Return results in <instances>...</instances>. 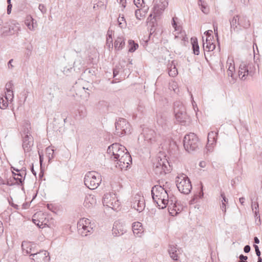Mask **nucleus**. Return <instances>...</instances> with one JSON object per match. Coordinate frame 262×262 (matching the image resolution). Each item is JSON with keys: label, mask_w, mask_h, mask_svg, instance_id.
I'll return each instance as SVG.
<instances>
[{"label": "nucleus", "mask_w": 262, "mask_h": 262, "mask_svg": "<svg viewBox=\"0 0 262 262\" xmlns=\"http://www.w3.org/2000/svg\"><path fill=\"white\" fill-rule=\"evenodd\" d=\"M170 183L165 182V185H155L151 189V195L153 200L161 209L166 208L169 202L172 194L169 190Z\"/></svg>", "instance_id": "f257e3e1"}, {"label": "nucleus", "mask_w": 262, "mask_h": 262, "mask_svg": "<svg viewBox=\"0 0 262 262\" xmlns=\"http://www.w3.org/2000/svg\"><path fill=\"white\" fill-rule=\"evenodd\" d=\"M102 181L100 174L96 171H89L84 178L85 185L90 189L97 188Z\"/></svg>", "instance_id": "f03ea898"}, {"label": "nucleus", "mask_w": 262, "mask_h": 262, "mask_svg": "<svg viewBox=\"0 0 262 262\" xmlns=\"http://www.w3.org/2000/svg\"><path fill=\"white\" fill-rule=\"evenodd\" d=\"M184 147L186 150L190 152L199 148V141L198 137L194 133L186 135L183 140Z\"/></svg>", "instance_id": "7ed1b4c3"}, {"label": "nucleus", "mask_w": 262, "mask_h": 262, "mask_svg": "<svg viewBox=\"0 0 262 262\" xmlns=\"http://www.w3.org/2000/svg\"><path fill=\"white\" fill-rule=\"evenodd\" d=\"M176 185L179 191L185 194L190 192L192 185L188 177L184 174L178 176L176 178Z\"/></svg>", "instance_id": "20e7f679"}, {"label": "nucleus", "mask_w": 262, "mask_h": 262, "mask_svg": "<svg viewBox=\"0 0 262 262\" xmlns=\"http://www.w3.org/2000/svg\"><path fill=\"white\" fill-rule=\"evenodd\" d=\"M154 171L156 175L160 176L166 174L170 170V165L167 160L158 158L153 165Z\"/></svg>", "instance_id": "39448f33"}, {"label": "nucleus", "mask_w": 262, "mask_h": 262, "mask_svg": "<svg viewBox=\"0 0 262 262\" xmlns=\"http://www.w3.org/2000/svg\"><path fill=\"white\" fill-rule=\"evenodd\" d=\"M127 151L126 148L119 143H114L108 146L107 153L110 158L115 161H118L119 158Z\"/></svg>", "instance_id": "423d86ee"}, {"label": "nucleus", "mask_w": 262, "mask_h": 262, "mask_svg": "<svg viewBox=\"0 0 262 262\" xmlns=\"http://www.w3.org/2000/svg\"><path fill=\"white\" fill-rule=\"evenodd\" d=\"M79 233L83 236H86L93 232V224L90 220L85 218L81 219L77 223Z\"/></svg>", "instance_id": "0eeeda50"}, {"label": "nucleus", "mask_w": 262, "mask_h": 262, "mask_svg": "<svg viewBox=\"0 0 262 262\" xmlns=\"http://www.w3.org/2000/svg\"><path fill=\"white\" fill-rule=\"evenodd\" d=\"M130 133V125L126 120L119 118L115 123V134L118 136H122Z\"/></svg>", "instance_id": "6e6552de"}, {"label": "nucleus", "mask_w": 262, "mask_h": 262, "mask_svg": "<svg viewBox=\"0 0 262 262\" xmlns=\"http://www.w3.org/2000/svg\"><path fill=\"white\" fill-rule=\"evenodd\" d=\"M154 3L152 12L149 15L148 19L151 18L153 14L154 18L160 16L168 5L167 0H155Z\"/></svg>", "instance_id": "1a4fd4ad"}, {"label": "nucleus", "mask_w": 262, "mask_h": 262, "mask_svg": "<svg viewBox=\"0 0 262 262\" xmlns=\"http://www.w3.org/2000/svg\"><path fill=\"white\" fill-rule=\"evenodd\" d=\"M174 113L178 121L184 122L187 118L186 109L184 105L180 101H176L174 103Z\"/></svg>", "instance_id": "9d476101"}, {"label": "nucleus", "mask_w": 262, "mask_h": 262, "mask_svg": "<svg viewBox=\"0 0 262 262\" xmlns=\"http://www.w3.org/2000/svg\"><path fill=\"white\" fill-rule=\"evenodd\" d=\"M103 204L114 210H117L120 206V203L116 198L115 194L106 193L103 198Z\"/></svg>", "instance_id": "9b49d317"}, {"label": "nucleus", "mask_w": 262, "mask_h": 262, "mask_svg": "<svg viewBox=\"0 0 262 262\" xmlns=\"http://www.w3.org/2000/svg\"><path fill=\"white\" fill-rule=\"evenodd\" d=\"M168 211L171 215H176L182 210V207L178 204L176 198L173 195L170 198L169 202L167 204Z\"/></svg>", "instance_id": "f8f14e48"}, {"label": "nucleus", "mask_w": 262, "mask_h": 262, "mask_svg": "<svg viewBox=\"0 0 262 262\" xmlns=\"http://www.w3.org/2000/svg\"><path fill=\"white\" fill-rule=\"evenodd\" d=\"M144 199L142 196L137 194L132 202L131 207L136 210L138 212H142L145 208Z\"/></svg>", "instance_id": "ddd939ff"}, {"label": "nucleus", "mask_w": 262, "mask_h": 262, "mask_svg": "<svg viewBox=\"0 0 262 262\" xmlns=\"http://www.w3.org/2000/svg\"><path fill=\"white\" fill-rule=\"evenodd\" d=\"M31 258L33 262H49V253L45 250L34 252V254H32Z\"/></svg>", "instance_id": "4468645a"}, {"label": "nucleus", "mask_w": 262, "mask_h": 262, "mask_svg": "<svg viewBox=\"0 0 262 262\" xmlns=\"http://www.w3.org/2000/svg\"><path fill=\"white\" fill-rule=\"evenodd\" d=\"M117 161V164L118 165V167L122 169L123 168H127L130 166L132 159L129 152L126 151L124 155L121 156Z\"/></svg>", "instance_id": "2eb2a0df"}, {"label": "nucleus", "mask_w": 262, "mask_h": 262, "mask_svg": "<svg viewBox=\"0 0 262 262\" xmlns=\"http://www.w3.org/2000/svg\"><path fill=\"white\" fill-rule=\"evenodd\" d=\"M143 137L144 141L149 144H152L157 141V136L155 131L148 128L143 129Z\"/></svg>", "instance_id": "dca6fc26"}, {"label": "nucleus", "mask_w": 262, "mask_h": 262, "mask_svg": "<svg viewBox=\"0 0 262 262\" xmlns=\"http://www.w3.org/2000/svg\"><path fill=\"white\" fill-rule=\"evenodd\" d=\"M33 143V138L28 130L23 140V147L25 152H29L31 150Z\"/></svg>", "instance_id": "f3484780"}, {"label": "nucleus", "mask_w": 262, "mask_h": 262, "mask_svg": "<svg viewBox=\"0 0 262 262\" xmlns=\"http://www.w3.org/2000/svg\"><path fill=\"white\" fill-rule=\"evenodd\" d=\"M9 26L8 30L3 31L4 34L6 35H12L18 32L20 30V24L16 20H11Z\"/></svg>", "instance_id": "a211bd4d"}, {"label": "nucleus", "mask_w": 262, "mask_h": 262, "mask_svg": "<svg viewBox=\"0 0 262 262\" xmlns=\"http://www.w3.org/2000/svg\"><path fill=\"white\" fill-rule=\"evenodd\" d=\"M96 204V199L95 196L92 194H88L85 196L83 205L85 208H92Z\"/></svg>", "instance_id": "6ab92c4d"}, {"label": "nucleus", "mask_w": 262, "mask_h": 262, "mask_svg": "<svg viewBox=\"0 0 262 262\" xmlns=\"http://www.w3.org/2000/svg\"><path fill=\"white\" fill-rule=\"evenodd\" d=\"M249 70L247 64L245 62H242L239 67L238 76L242 80H245L246 77L249 75Z\"/></svg>", "instance_id": "aec40b11"}, {"label": "nucleus", "mask_w": 262, "mask_h": 262, "mask_svg": "<svg viewBox=\"0 0 262 262\" xmlns=\"http://www.w3.org/2000/svg\"><path fill=\"white\" fill-rule=\"evenodd\" d=\"M132 230L135 236L141 237L143 233L142 224L139 222L134 223L132 225Z\"/></svg>", "instance_id": "412c9836"}, {"label": "nucleus", "mask_w": 262, "mask_h": 262, "mask_svg": "<svg viewBox=\"0 0 262 262\" xmlns=\"http://www.w3.org/2000/svg\"><path fill=\"white\" fill-rule=\"evenodd\" d=\"M112 231L113 234L115 236L122 235L125 232L122 225L118 222L114 223Z\"/></svg>", "instance_id": "4be33fe9"}, {"label": "nucleus", "mask_w": 262, "mask_h": 262, "mask_svg": "<svg viewBox=\"0 0 262 262\" xmlns=\"http://www.w3.org/2000/svg\"><path fill=\"white\" fill-rule=\"evenodd\" d=\"M21 247L24 253L26 254H30V256H32V254L35 252V249L32 247V244L28 242H23L21 244Z\"/></svg>", "instance_id": "5701e85b"}, {"label": "nucleus", "mask_w": 262, "mask_h": 262, "mask_svg": "<svg viewBox=\"0 0 262 262\" xmlns=\"http://www.w3.org/2000/svg\"><path fill=\"white\" fill-rule=\"evenodd\" d=\"M157 123L159 125L161 126L164 131L169 130L171 127L170 124L166 118L162 116L158 117L157 119Z\"/></svg>", "instance_id": "b1692460"}, {"label": "nucleus", "mask_w": 262, "mask_h": 262, "mask_svg": "<svg viewBox=\"0 0 262 262\" xmlns=\"http://www.w3.org/2000/svg\"><path fill=\"white\" fill-rule=\"evenodd\" d=\"M230 27H231V31H232V29L234 32H237L238 30H236L238 26H241V24L239 23V15H236L233 16V17L230 20Z\"/></svg>", "instance_id": "393cba45"}, {"label": "nucleus", "mask_w": 262, "mask_h": 262, "mask_svg": "<svg viewBox=\"0 0 262 262\" xmlns=\"http://www.w3.org/2000/svg\"><path fill=\"white\" fill-rule=\"evenodd\" d=\"M125 45V41L123 36H118L114 42L115 50L119 51L123 49Z\"/></svg>", "instance_id": "a878e982"}, {"label": "nucleus", "mask_w": 262, "mask_h": 262, "mask_svg": "<svg viewBox=\"0 0 262 262\" xmlns=\"http://www.w3.org/2000/svg\"><path fill=\"white\" fill-rule=\"evenodd\" d=\"M177 248L176 246L170 245L168 247V252L170 257L174 260H178Z\"/></svg>", "instance_id": "bb28decb"}, {"label": "nucleus", "mask_w": 262, "mask_h": 262, "mask_svg": "<svg viewBox=\"0 0 262 262\" xmlns=\"http://www.w3.org/2000/svg\"><path fill=\"white\" fill-rule=\"evenodd\" d=\"M215 45L211 42V39L206 38V42L203 43L204 51H212L215 49Z\"/></svg>", "instance_id": "cd10ccee"}, {"label": "nucleus", "mask_w": 262, "mask_h": 262, "mask_svg": "<svg viewBox=\"0 0 262 262\" xmlns=\"http://www.w3.org/2000/svg\"><path fill=\"white\" fill-rule=\"evenodd\" d=\"M217 132H210L208 134V143L207 146L210 145H213L216 141V137Z\"/></svg>", "instance_id": "c85d7f7f"}, {"label": "nucleus", "mask_w": 262, "mask_h": 262, "mask_svg": "<svg viewBox=\"0 0 262 262\" xmlns=\"http://www.w3.org/2000/svg\"><path fill=\"white\" fill-rule=\"evenodd\" d=\"M168 74L170 76L174 77L178 75V70L176 67V65L174 64L173 61H172L170 66H168Z\"/></svg>", "instance_id": "c756f323"}, {"label": "nucleus", "mask_w": 262, "mask_h": 262, "mask_svg": "<svg viewBox=\"0 0 262 262\" xmlns=\"http://www.w3.org/2000/svg\"><path fill=\"white\" fill-rule=\"evenodd\" d=\"M191 44L192 46V49L193 51V53L195 55H199L200 53V51H199V46L198 45L197 38L195 37L191 38Z\"/></svg>", "instance_id": "7c9ffc66"}, {"label": "nucleus", "mask_w": 262, "mask_h": 262, "mask_svg": "<svg viewBox=\"0 0 262 262\" xmlns=\"http://www.w3.org/2000/svg\"><path fill=\"white\" fill-rule=\"evenodd\" d=\"M26 25L27 26L28 28L30 30H34L35 27H36V23H34V19L30 16L29 18H28L26 21Z\"/></svg>", "instance_id": "2f4dec72"}, {"label": "nucleus", "mask_w": 262, "mask_h": 262, "mask_svg": "<svg viewBox=\"0 0 262 262\" xmlns=\"http://www.w3.org/2000/svg\"><path fill=\"white\" fill-rule=\"evenodd\" d=\"M227 67H228V70H232V71H235V67H234V62L233 60V58L232 57H229L227 60Z\"/></svg>", "instance_id": "473e14b6"}, {"label": "nucleus", "mask_w": 262, "mask_h": 262, "mask_svg": "<svg viewBox=\"0 0 262 262\" xmlns=\"http://www.w3.org/2000/svg\"><path fill=\"white\" fill-rule=\"evenodd\" d=\"M178 19V18L177 17H173L172 18V26L174 28L176 31H178L180 32V34H182V37L183 38V39H184V33H183L181 32V27L180 26H178L176 23V20Z\"/></svg>", "instance_id": "72a5a7b5"}, {"label": "nucleus", "mask_w": 262, "mask_h": 262, "mask_svg": "<svg viewBox=\"0 0 262 262\" xmlns=\"http://www.w3.org/2000/svg\"><path fill=\"white\" fill-rule=\"evenodd\" d=\"M54 149L50 147H48L46 148V154L48 158L49 162L54 158Z\"/></svg>", "instance_id": "f704fd0d"}, {"label": "nucleus", "mask_w": 262, "mask_h": 262, "mask_svg": "<svg viewBox=\"0 0 262 262\" xmlns=\"http://www.w3.org/2000/svg\"><path fill=\"white\" fill-rule=\"evenodd\" d=\"M128 43L129 45L128 51L130 52H134L138 48V43H135L134 41L132 40H129Z\"/></svg>", "instance_id": "c9c22d12"}, {"label": "nucleus", "mask_w": 262, "mask_h": 262, "mask_svg": "<svg viewBox=\"0 0 262 262\" xmlns=\"http://www.w3.org/2000/svg\"><path fill=\"white\" fill-rule=\"evenodd\" d=\"M241 26L245 29L248 28L250 26V23L249 19L246 17H243V19L241 20Z\"/></svg>", "instance_id": "e433bc0d"}, {"label": "nucleus", "mask_w": 262, "mask_h": 262, "mask_svg": "<svg viewBox=\"0 0 262 262\" xmlns=\"http://www.w3.org/2000/svg\"><path fill=\"white\" fill-rule=\"evenodd\" d=\"M118 25L121 28H123L126 27V24L125 19L123 15L121 16L120 15L118 18Z\"/></svg>", "instance_id": "4c0bfd02"}, {"label": "nucleus", "mask_w": 262, "mask_h": 262, "mask_svg": "<svg viewBox=\"0 0 262 262\" xmlns=\"http://www.w3.org/2000/svg\"><path fill=\"white\" fill-rule=\"evenodd\" d=\"M33 221L34 223L37 226H38L39 228H43L45 225H47L48 226V225H47V223L46 222L43 223V222H42L40 223L39 221L36 220L34 219L33 220Z\"/></svg>", "instance_id": "58836bf2"}, {"label": "nucleus", "mask_w": 262, "mask_h": 262, "mask_svg": "<svg viewBox=\"0 0 262 262\" xmlns=\"http://www.w3.org/2000/svg\"><path fill=\"white\" fill-rule=\"evenodd\" d=\"M8 106L7 100L5 101L3 98L0 99V108L5 109Z\"/></svg>", "instance_id": "ea45409f"}, {"label": "nucleus", "mask_w": 262, "mask_h": 262, "mask_svg": "<svg viewBox=\"0 0 262 262\" xmlns=\"http://www.w3.org/2000/svg\"><path fill=\"white\" fill-rule=\"evenodd\" d=\"M113 37H106V44L109 48L112 49L113 47Z\"/></svg>", "instance_id": "a19ab883"}, {"label": "nucleus", "mask_w": 262, "mask_h": 262, "mask_svg": "<svg viewBox=\"0 0 262 262\" xmlns=\"http://www.w3.org/2000/svg\"><path fill=\"white\" fill-rule=\"evenodd\" d=\"M6 99L8 101L12 100L13 98V93L12 91H7V94L6 95Z\"/></svg>", "instance_id": "79ce46f5"}, {"label": "nucleus", "mask_w": 262, "mask_h": 262, "mask_svg": "<svg viewBox=\"0 0 262 262\" xmlns=\"http://www.w3.org/2000/svg\"><path fill=\"white\" fill-rule=\"evenodd\" d=\"M106 3V0H99L97 4V7L105 8Z\"/></svg>", "instance_id": "37998d69"}, {"label": "nucleus", "mask_w": 262, "mask_h": 262, "mask_svg": "<svg viewBox=\"0 0 262 262\" xmlns=\"http://www.w3.org/2000/svg\"><path fill=\"white\" fill-rule=\"evenodd\" d=\"M84 73L85 74H90L92 75H94L95 74V68L93 69H86L84 70Z\"/></svg>", "instance_id": "c03bdc74"}, {"label": "nucleus", "mask_w": 262, "mask_h": 262, "mask_svg": "<svg viewBox=\"0 0 262 262\" xmlns=\"http://www.w3.org/2000/svg\"><path fill=\"white\" fill-rule=\"evenodd\" d=\"M14 179L16 181V183L18 185H22L23 182L25 179V177L24 178V179H23L21 178H19V177L18 176L16 177L14 176Z\"/></svg>", "instance_id": "a18cd8bd"}, {"label": "nucleus", "mask_w": 262, "mask_h": 262, "mask_svg": "<svg viewBox=\"0 0 262 262\" xmlns=\"http://www.w3.org/2000/svg\"><path fill=\"white\" fill-rule=\"evenodd\" d=\"M120 68L119 66H116L113 70V76L114 77H115L117 76V75L119 74L120 72Z\"/></svg>", "instance_id": "49530a36"}, {"label": "nucleus", "mask_w": 262, "mask_h": 262, "mask_svg": "<svg viewBox=\"0 0 262 262\" xmlns=\"http://www.w3.org/2000/svg\"><path fill=\"white\" fill-rule=\"evenodd\" d=\"M235 71H232V70H227V73L228 77H230L232 80V82H234V77L233 75Z\"/></svg>", "instance_id": "de8ad7c7"}, {"label": "nucleus", "mask_w": 262, "mask_h": 262, "mask_svg": "<svg viewBox=\"0 0 262 262\" xmlns=\"http://www.w3.org/2000/svg\"><path fill=\"white\" fill-rule=\"evenodd\" d=\"M38 9L42 12V13L44 14L46 13V8L43 4H39L38 6Z\"/></svg>", "instance_id": "09e8293b"}, {"label": "nucleus", "mask_w": 262, "mask_h": 262, "mask_svg": "<svg viewBox=\"0 0 262 262\" xmlns=\"http://www.w3.org/2000/svg\"><path fill=\"white\" fill-rule=\"evenodd\" d=\"M199 2H201V10L204 13H207L208 12V9L205 6L204 4L202 3L201 0H199Z\"/></svg>", "instance_id": "8fccbe9b"}, {"label": "nucleus", "mask_w": 262, "mask_h": 262, "mask_svg": "<svg viewBox=\"0 0 262 262\" xmlns=\"http://www.w3.org/2000/svg\"><path fill=\"white\" fill-rule=\"evenodd\" d=\"M20 172L18 173H15L14 172H13V175L15 176L20 177V178H23V175L25 176L26 174V173L25 170H20Z\"/></svg>", "instance_id": "3c124183"}, {"label": "nucleus", "mask_w": 262, "mask_h": 262, "mask_svg": "<svg viewBox=\"0 0 262 262\" xmlns=\"http://www.w3.org/2000/svg\"><path fill=\"white\" fill-rule=\"evenodd\" d=\"M239 258L240 260L238 262H247V259H248V257L247 256H244V255L241 254Z\"/></svg>", "instance_id": "603ef678"}, {"label": "nucleus", "mask_w": 262, "mask_h": 262, "mask_svg": "<svg viewBox=\"0 0 262 262\" xmlns=\"http://www.w3.org/2000/svg\"><path fill=\"white\" fill-rule=\"evenodd\" d=\"M117 2L121 5L123 9L125 8L126 7V0H117Z\"/></svg>", "instance_id": "864d4df0"}, {"label": "nucleus", "mask_w": 262, "mask_h": 262, "mask_svg": "<svg viewBox=\"0 0 262 262\" xmlns=\"http://www.w3.org/2000/svg\"><path fill=\"white\" fill-rule=\"evenodd\" d=\"M12 82L11 81H10L9 82H8L6 85V89L7 90V91H12L11 90L12 89Z\"/></svg>", "instance_id": "5fc2aeb1"}, {"label": "nucleus", "mask_w": 262, "mask_h": 262, "mask_svg": "<svg viewBox=\"0 0 262 262\" xmlns=\"http://www.w3.org/2000/svg\"><path fill=\"white\" fill-rule=\"evenodd\" d=\"M254 248L255 249V252H256V255L258 256V257H260V251L259 249V248L258 247L257 245H254Z\"/></svg>", "instance_id": "6e6d98bb"}, {"label": "nucleus", "mask_w": 262, "mask_h": 262, "mask_svg": "<svg viewBox=\"0 0 262 262\" xmlns=\"http://www.w3.org/2000/svg\"><path fill=\"white\" fill-rule=\"evenodd\" d=\"M143 2V0H134V3L137 7L141 6Z\"/></svg>", "instance_id": "4d7b16f0"}, {"label": "nucleus", "mask_w": 262, "mask_h": 262, "mask_svg": "<svg viewBox=\"0 0 262 262\" xmlns=\"http://www.w3.org/2000/svg\"><path fill=\"white\" fill-rule=\"evenodd\" d=\"M135 15L137 19H140V17L142 16L140 10H136L135 12Z\"/></svg>", "instance_id": "13d9d810"}, {"label": "nucleus", "mask_w": 262, "mask_h": 262, "mask_svg": "<svg viewBox=\"0 0 262 262\" xmlns=\"http://www.w3.org/2000/svg\"><path fill=\"white\" fill-rule=\"evenodd\" d=\"M38 154L39 156V162L40 163V165H41L43 161V155L42 152H40L39 151H38Z\"/></svg>", "instance_id": "bf43d9fd"}, {"label": "nucleus", "mask_w": 262, "mask_h": 262, "mask_svg": "<svg viewBox=\"0 0 262 262\" xmlns=\"http://www.w3.org/2000/svg\"><path fill=\"white\" fill-rule=\"evenodd\" d=\"M8 6H7V13L8 14H10L11 12V9L12 7V5L11 3H8Z\"/></svg>", "instance_id": "052dcab7"}, {"label": "nucleus", "mask_w": 262, "mask_h": 262, "mask_svg": "<svg viewBox=\"0 0 262 262\" xmlns=\"http://www.w3.org/2000/svg\"><path fill=\"white\" fill-rule=\"evenodd\" d=\"M212 32V31L211 30H208V31H206L204 33V34L207 36V38H208L209 39V38L210 37L209 39H211V34Z\"/></svg>", "instance_id": "680f3d73"}, {"label": "nucleus", "mask_w": 262, "mask_h": 262, "mask_svg": "<svg viewBox=\"0 0 262 262\" xmlns=\"http://www.w3.org/2000/svg\"><path fill=\"white\" fill-rule=\"evenodd\" d=\"M250 250H251V248H250V246H249V245L245 246L244 248V251L245 253L249 252Z\"/></svg>", "instance_id": "e2e57ef3"}, {"label": "nucleus", "mask_w": 262, "mask_h": 262, "mask_svg": "<svg viewBox=\"0 0 262 262\" xmlns=\"http://www.w3.org/2000/svg\"><path fill=\"white\" fill-rule=\"evenodd\" d=\"M221 196L223 198L222 203L224 202L225 203L228 202V199L226 198L224 193H221Z\"/></svg>", "instance_id": "0e129e2a"}, {"label": "nucleus", "mask_w": 262, "mask_h": 262, "mask_svg": "<svg viewBox=\"0 0 262 262\" xmlns=\"http://www.w3.org/2000/svg\"><path fill=\"white\" fill-rule=\"evenodd\" d=\"M4 231V227L3 223L0 221V236L2 235Z\"/></svg>", "instance_id": "69168bd1"}, {"label": "nucleus", "mask_w": 262, "mask_h": 262, "mask_svg": "<svg viewBox=\"0 0 262 262\" xmlns=\"http://www.w3.org/2000/svg\"><path fill=\"white\" fill-rule=\"evenodd\" d=\"M113 31L111 30H108L107 32L106 37H112Z\"/></svg>", "instance_id": "338daca9"}, {"label": "nucleus", "mask_w": 262, "mask_h": 262, "mask_svg": "<svg viewBox=\"0 0 262 262\" xmlns=\"http://www.w3.org/2000/svg\"><path fill=\"white\" fill-rule=\"evenodd\" d=\"M12 61L13 59H10L8 62V66L10 69H12L13 68V66L12 64Z\"/></svg>", "instance_id": "774afa93"}]
</instances>
